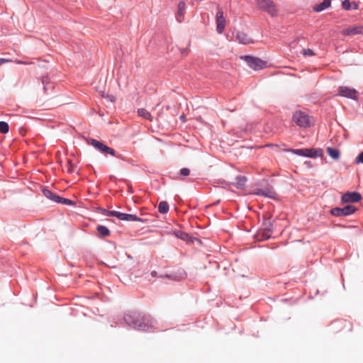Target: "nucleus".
<instances>
[{"label": "nucleus", "mask_w": 363, "mask_h": 363, "mask_svg": "<svg viewBox=\"0 0 363 363\" xmlns=\"http://www.w3.org/2000/svg\"><path fill=\"white\" fill-rule=\"evenodd\" d=\"M125 221H139V222H144V219L137 216L134 214H128L126 213V218Z\"/></svg>", "instance_id": "nucleus-26"}, {"label": "nucleus", "mask_w": 363, "mask_h": 363, "mask_svg": "<svg viewBox=\"0 0 363 363\" xmlns=\"http://www.w3.org/2000/svg\"><path fill=\"white\" fill-rule=\"evenodd\" d=\"M263 196L272 199H276L277 194L272 189L267 188L264 189Z\"/></svg>", "instance_id": "nucleus-22"}, {"label": "nucleus", "mask_w": 363, "mask_h": 363, "mask_svg": "<svg viewBox=\"0 0 363 363\" xmlns=\"http://www.w3.org/2000/svg\"><path fill=\"white\" fill-rule=\"evenodd\" d=\"M9 131V125L5 121H0V133L6 134Z\"/></svg>", "instance_id": "nucleus-27"}, {"label": "nucleus", "mask_w": 363, "mask_h": 363, "mask_svg": "<svg viewBox=\"0 0 363 363\" xmlns=\"http://www.w3.org/2000/svg\"><path fill=\"white\" fill-rule=\"evenodd\" d=\"M111 214H112L113 216L116 217L117 218H118L121 220H125V218H126L125 213H122V212L115 211H113V213H111Z\"/></svg>", "instance_id": "nucleus-28"}, {"label": "nucleus", "mask_w": 363, "mask_h": 363, "mask_svg": "<svg viewBox=\"0 0 363 363\" xmlns=\"http://www.w3.org/2000/svg\"><path fill=\"white\" fill-rule=\"evenodd\" d=\"M292 121L300 128H306L311 126L308 114L301 111H296L292 116Z\"/></svg>", "instance_id": "nucleus-4"}, {"label": "nucleus", "mask_w": 363, "mask_h": 363, "mask_svg": "<svg viewBox=\"0 0 363 363\" xmlns=\"http://www.w3.org/2000/svg\"><path fill=\"white\" fill-rule=\"evenodd\" d=\"M259 8L274 17L277 15L275 5L272 0H259L257 2Z\"/></svg>", "instance_id": "nucleus-6"}, {"label": "nucleus", "mask_w": 363, "mask_h": 363, "mask_svg": "<svg viewBox=\"0 0 363 363\" xmlns=\"http://www.w3.org/2000/svg\"><path fill=\"white\" fill-rule=\"evenodd\" d=\"M354 164H363V151L360 152L357 156L356 157L354 162Z\"/></svg>", "instance_id": "nucleus-32"}, {"label": "nucleus", "mask_w": 363, "mask_h": 363, "mask_svg": "<svg viewBox=\"0 0 363 363\" xmlns=\"http://www.w3.org/2000/svg\"><path fill=\"white\" fill-rule=\"evenodd\" d=\"M222 19H216V30L219 34L223 33L225 26V20L224 18H221Z\"/></svg>", "instance_id": "nucleus-20"}, {"label": "nucleus", "mask_w": 363, "mask_h": 363, "mask_svg": "<svg viewBox=\"0 0 363 363\" xmlns=\"http://www.w3.org/2000/svg\"><path fill=\"white\" fill-rule=\"evenodd\" d=\"M169 209V204L167 201H161L158 205V211L162 214H166Z\"/></svg>", "instance_id": "nucleus-18"}, {"label": "nucleus", "mask_w": 363, "mask_h": 363, "mask_svg": "<svg viewBox=\"0 0 363 363\" xmlns=\"http://www.w3.org/2000/svg\"><path fill=\"white\" fill-rule=\"evenodd\" d=\"M362 198L361 194L357 191H347L342 195L341 203H356L360 201Z\"/></svg>", "instance_id": "nucleus-8"}, {"label": "nucleus", "mask_w": 363, "mask_h": 363, "mask_svg": "<svg viewBox=\"0 0 363 363\" xmlns=\"http://www.w3.org/2000/svg\"><path fill=\"white\" fill-rule=\"evenodd\" d=\"M179 174L182 177H187L190 174V169L189 168H186V167L182 168L179 170Z\"/></svg>", "instance_id": "nucleus-33"}, {"label": "nucleus", "mask_w": 363, "mask_h": 363, "mask_svg": "<svg viewBox=\"0 0 363 363\" xmlns=\"http://www.w3.org/2000/svg\"><path fill=\"white\" fill-rule=\"evenodd\" d=\"M175 235L182 240H185L186 238L188 236V234L185 232H183L182 230H177L174 233Z\"/></svg>", "instance_id": "nucleus-31"}, {"label": "nucleus", "mask_w": 363, "mask_h": 363, "mask_svg": "<svg viewBox=\"0 0 363 363\" xmlns=\"http://www.w3.org/2000/svg\"><path fill=\"white\" fill-rule=\"evenodd\" d=\"M256 238L259 241H264L269 239L271 238V235L270 233L264 230V232L257 234Z\"/></svg>", "instance_id": "nucleus-24"}, {"label": "nucleus", "mask_w": 363, "mask_h": 363, "mask_svg": "<svg viewBox=\"0 0 363 363\" xmlns=\"http://www.w3.org/2000/svg\"><path fill=\"white\" fill-rule=\"evenodd\" d=\"M262 225L265 231H267L268 233H271L272 231L273 224L269 218H264L263 219Z\"/></svg>", "instance_id": "nucleus-19"}, {"label": "nucleus", "mask_w": 363, "mask_h": 363, "mask_svg": "<svg viewBox=\"0 0 363 363\" xmlns=\"http://www.w3.org/2000/svg\"><path fill=\"white\" fill-rule=\"evenodd\" d=\"M101 153L104 154L105 156H107L108 155H110L111 156H116L115 150L113 149L112 147H108L106 145H105Z\"/></svg>", "instance_id": "nucleus-23"}, {"label": "nucleus", "mask_w": 363, "mask_h": 363, "mask_svg": "<svg viewBox=\"0 0 363 363\" xmlns=\"http://www.w3.org/2000/svg\"><path fill=\"white\" fill-rule=\"evenodd\" d=\"M151 275H152L153 277H156V276H157V272H156L155 271H152V272H151Z\"/></svg>", "instance_id": "nucleus-46"}, {"label": "nucleus", "mask_w": 363, "mask_h": 363, "mask_svg": "<svg viewBox=\"0 0 363 363\" xmlns=\"http://www.w3.org/2000/svg\"><path fill=\"white\" fill-rule=\"evenodd\" d=\"M328 155L335 160H337L340 157V152L338 149L328 147L326 149Z\"/></svg>", "instance_id": "nucleus-16"}, {"label": "nucleus", "mask_w": 363, "mask_h": 363, "mask_svg": "<svg viewBox=\"0 0 363 363\" xmlns=\"http://www.w3.org/2000/svg\"><path fill=\"white\" fill-rule=\"evenodd\" d=\"M63 197L56 194L55 197V199L52 201L55 203H62V199Z\"/></svg>", "instance_id": "nucleus-38"}, {"label": "nucleus", "mask_w": 363, "mask_h": 363, "mask_svg": "<svg viewBox=\"0 0 363 363\" xmlns=\"http://www.w3.org/2000/svg\"><path fill=\"white\" fill-rule=\"evenodd\" d=\"M187 51H188L187 48H184L182 50L181 52H182V54H186Z\"/></svg>", "instance_id": "nucleus-44"}, {"label": "nucleus", "mask_w": 363, "mask_h": 363, "mask_svg": "<svg viewBox=\"0 0 363 363\" xmlns=\"http://www.w3.org/2000/svg\"><path fill=\"white\" fill-rule=\"evenodd\" d=\"M76 165L72 162V160H67V172L72 174L74 172Z\"/></svg>", "instance_id": "nucleus-30"}, {"label": "nucleus", "mask_w": 363, "mask_h": 363, "mask_svg": "<svg viewBox=\"0 0 363 363\" xmlns=\"http://www.w3.org/2000/svg\"><path fill=\"white\" fill-rule=\"evenodd\" d=\"M184 116H182L180 117V118H181L182 120H184Z\"/></svg>", "instance_id": "nucleus-47"}, {"label": "nucleus", "mask_w": 363, "mask_h": 363, "mask_svg": "<svg viewBox=\"0 0 363 363\" xmlns=\"http://www.w3.org/2000/svg\"><path fill=\"white\" fill-rule=\"evenodd\" d=\"M61 204H64V205H67V206H74V201H73L72 200H71L69 199L62 198Z\"/></svg>", "instance_id": "nucleus-35"}, {"label": "nucleus", "mask_w": 363, "mask_h": 363, "mask_svg": "<svg viewBox=\"0 0 363 363\" xmlns=\"http://www.w3.org/2000/svg\"><path fill=\"white\" fill-rule=\"evenodd\" d=\"M41 82L43 85V90L45 93L48 94L50 89H53V84L50 82V79L48 75L41 77Z\"/></svg>", "instance_id": "nucleus-13"}, {"label": "nucleus", "mask_w": 363, "mask_h": 363, "mask_svg": "<svg viewBox=\"0 0 363 363\" xmlns=\"http://www.w3.org/2000/svg\"><path fill=\"white\" fill-rule=\"evenodd\" d=\"M357 9H358V4L354 1L352 2V10H356Z\"/></svg>", "instance_id": "nucleus-40"}, {"label": "nucleus", "mask_w": 363, "mask_h": 363, "mask_svg": "<svg viewBox=\"0 0 363 363\" xmlns=\"http://www.w3.org/2000/svg\"><path fill=\"white\" fill-rule=\"evenodd\" d=\"M340 96L346 97L352 100H358V91L353 88L341 86L338 88V94Z\"/></svg>", "instance_id": "nucleus-7"}, {"label": "nucleus", "mask_w": 363, "mask_h": 363, "mask_svg": "<svg viewBox=\"0 0 363 363\" xmlns=\"http://www.w3.org/2000/svg\"><path fill=\"white\" fill-rule=\"evenodd\" d=\"M124 323L133 329L139 331L155 332L156 321L150 315L140 312H130L123 316Z\"/></svg>", "instance_id": "nucleus-1"}, {"label": "nucleus", "mask_w": 363, "mask_h": 363, "mask_svg": "<svg viewBox=\"0 0 363 363\" xmlns=\"http://www.w3.org/2000/svg\"><path fill=\"white\" fill-rule=\"evenodd\" d=\"M115 157H117V158L121 159L123 160H125V158L121 155H117L116 153V156Z\"/></svg>", "instance_id": "nucleus-42"}, {"label": "nucleus", "mask_w": 363, "mask_h": 363, "mask_svg": "<svg viewBox=\"0 0 363 363\" xmlns=\"http://www.w3.org/2000/svg\"><path fill=\"white\" fill-rule=\"evenodd\" d=\"M240 59L243 60L254 70L262 69L267 67V62L257 57L247 55L241 56Z\"/></svg>", "instance_id": "nucleus-3"}, {"label": "nucleus", "mask_w": 363, "mask_h": 363, "mask_svg": "<svg viewBox=\"0 0 363 363\" xmlns=\"http://www.w3.org/2000/svg\"><path fill=\"white\" fill-rule=\"evenodd\" d=\"M138 116L145 119H150L151 118V114L150 113V112H148L146 109L143 108L138 109Z\"/></svg>", "instance_id": "nucleus-25"}, {"label": "nucleus", "mask_w": 363, "mask_h": 363, "mask_svg": "<svg viewBox=\"0 0 363 363\" xmlns=\"http://www.w3.org/2000/svg\"><path fill=\"white\" fill-rule=\"evenodd\" d=\"M88 143L91 145H92L96 150H97L99 152H101L102 149L105 146V143L102 141L98 140L94 138H89L87 140Z\"/></svg>", "instance_id": "nucleus-14"}, {"label": "nucleus", "mask_w": 363, "mask_h": 363, "mask_svg": "<svg viewBox=\"0 0 363 363\" xmlns=\"http://www.w3.org/2000/svg\"><path fill=\"white\" fill-rule=\"evenodd\" d=\"M96 230L98 233L103 238L108 236L111 233L109 229L106 226L102 225H99L96 227Z\"/></svg>", "instance_id": "nucleus-17"}, {"label": "nucleus", "mask_w": 363, "mask_h": 363, "mask_svg": "<svg viewBox=\"0 0 363 363\" xmlns=\"http://www.w3.org/2000/svg\"><path fill=\"white\" fill-rule=\"evenodd\" d=\"M342 6L345 11L352 10V1L350 0H344L342 1Z\"/></svg>", "instance_id": "nucleus-29"}, {"label": "nucleus", "mask_w": 363, "mask_h": 363, "mask_svg": "<svg viewBox=\"0 0 363 363\" xmlns=\"http://www.w3.org/2000/svg\"><path fill=\"white\" fill-rule=\"evenodd\" d=\"M286 152H292L294 155L308 157V158H317L323 156V151L320 148H301V149H292L289 148L286 150Z\"/></svg>", "instance_id": "nucleus-2"}, {"label": "nucleus", "mask_w": 363, "mask_h": 363, "mask_svg": "<svg viewBox=\"0 0 363 363\" xmlns=\"http://www.w3.org/2000/svg\"><path fill=\"white\" fill-rule=\"evenodd\" d=\"M263 192H264V189H255V191H253L252 194L256 196H263Z\"/></svg>", "instance_id": "nucleus-37"}, {"label": "nucleus", "mask_w": 363, "mask_h": 363, "mask_svg": "<svg viewBox=\"0 0 363 363\" xmlns=\"http://www.w3.org/2000/svg\"><path fill=\"white\" fill-rule=\"evenodd\" d=\"M99 211L104 216H113V215L111 213H113L114 211H108V210L103 208H99Z\"/></svg>", "instance_id": "nucleus-34"}, {"label": "nucleus", "mask_w": 363, "mask_h": 363, "mask_svg": "<svg viewBox=\"0 0 363 363\" xmlns=\"http://www.w3.org/2000/svg\"><path fill=\"white\" fill-rule=\"evenodd\" d=\"M128 257L132 259V257L130 255H128Z\"/></svg>", "instance_id": "nucleus-49"}, {"label": "nucleus", "mask_w": 363, "mask_h": 363, "mask_svg": "<svg viewBox=\"0 0 363 363\" xmlns=\"http://www.w3.org/2000/svg\"><path fill=\"white\" fill-rule=\"evenodd\" d=\"M221 18H224L223 11H218L216 14V19H222Z\"/></svg>", "instance_id": "nucleus-39"}, {"label": "nucleus", "mask_w": 363, "mask_h": 363, "mask_svg": "<svg viewBox=\"0 0 363 363\" xmlns=\"http://www.w3.org/2000/svg\"><path fill=\"white\" fill-rule=\"evenodd\" d=\"M305 164H306L308 167H311V162L310 161H306Z\"/></svg>", "instance_id": "nucleus-45"}, {"label": "nucleus", "mask_w": 363, "mask_h": 363, "mask_svg": "<svg viewBox=\"0 0 363 363\" xmlns=\"http://www.w3.org/2000/svg\"><path fill=\"white\" fill-rule=\"evenodd\" d=\"M303 55L304 56H313L315 55V52L312 49L307 48L303 50Z\"/></svg>", "instance_id": "nucleus-36"}, {"label": "nucleus", "mask_w": 363, "mask_h": 363, "mask_svg": "<svg viewBox=\"0 0 363 363\" xmlns=\"http://www.w3.org/2000/svg\"><path fill=\"white\" fill-rule=\"evenodd\" d=\"M236 40L243 45H249L253 43V40L244 32L237 31L235 34Z\"/></svg>", "instance_id": "nucleus-10"}, {"label": "nucleus", "mask_w": 363, "mask_h": 363, "mask_svg": "<svg viewBox=\"0 0 363 363\" xmlns=\"http://www.w3.org/2000/svg\"><path fill=\"white\" fill-rule=\"evenodd\" d=\"M186 10V4L184 1H181L178 4L177 6V12L176 13L177 21L179 23L182 22L184 20V13Z\"/></svg>", "instance_id": "nucleus-11"}, {"label": "nucleus", "mask_w": 363, "mask_h": 363, "mask_svg": "<svg viewBox=\"0 0 363 363\" xmlns=\"http://www.w3.org/2000/svg\"><path fill=\"white\" fill-rule=\"evenodd\" d=\"M184 116H182L180 117V118H181L182 120H184Z\"/></svg>", "instance_id": "nucleus-48"}, {"label": "nucleus", "mask_w": 363, "mask_h": 363, "mask_svg": "<svg viewBox=\"0 0 363 363\" xmlns=\"http://www.w3.org/2000/svg\"><path fill=\"white\" fill-rule=\"evenodd\" d=\"M42 192L46 198L49 199L51 201H53L56 196L55 193L52 192L51 190L46 187L43 189Z\"/></svg>", "instance_id": "nucleus-21"}, {"label": "nucleus", "mask_w": 363, "mask_h": 363, "mask_svg": "<svg viewBox=\"0 0 363 363\" xmlns=\"http://www.w3.org/2000/svg\"><path fill=\"white\" fill-rule=\"evenodd\" d=\"M247 181V179L245 176L238 175L235 177V182L234 184V186L240 189H243L245 188L246 182Z\"/></svg>", "instance_id": "nucleus-15"}, {"label": "nucleus", "mask_w": 363, "mask_h": 363, "mask_svg": "<svg viewBox=\"0 0 363 363\" xmlns=\"http://www.w3.org/2000/svg\"><path fill=\"white\" fill-rule=\"evenodd\" d=\"M331 6V0H323L322 2L315 4L313 6V11L320 13L326 9L330 8Z\"/></svg>", "instance_id": "nucleus-12"}, {"label": "nucleus", "mask_w": 363, "mask_h": 363, "mask_svg": "<svg viewBox=\"0 0 363 363\" xmlns=\"http://www.w3.org/2000/svg\"><path fill=\"white\" fill-rule=\"evenodd\" d=\"M115 157H117V158L121 159L123 160H125V158L121 155H117L116 153V156Z\"/></svg>", "instance_id": "nucleus-43"}, {"label": "nucleus", "mask_w": 363, "mask_h": 363, "mask_svg": "<svg viewBox=\"0 0 363 363\" xmlns=\"http://www.w3.org/2000/svg\"><path fill=\"white\" fill-rule=\"evenodd\" d=\"M357 210L355 206L348 204L343 208H333L330 210V213L335 217L348 216L354 213Z\"/></svg>", "instance_id": "nucleus-5"}, {"label": "nucleus", "mask_w": 363, "mask_h": 363, "mask_svg": "<svg viewBox=\"0 0 363 363\" xmlns=\"http://www.w3.org/2000/svg\"><path fill=\"white\" fill-rule=\"evenodd\" d=\"M342 34L345 36L363 35V26L348 27L342 30Z\"/></svg>", "instance_id": "nucleus-9"}, {"label": "nucleus", "mask_w": 363, "mask_h": 363, "mask_svg": "<svg viewBox=\"0 0 363 363\" xmlns=\"http://www.w3.org/2000/svg\"><path fill=\"white\" fill-rule=\"evenodd\" d=\"M6 62H9V60H6L4 58H0V66Z\"/></svg>", "instance_id": "nucleus-41"}]
</instances>
